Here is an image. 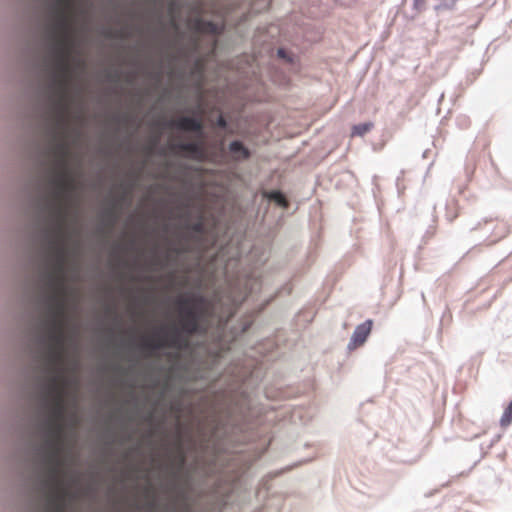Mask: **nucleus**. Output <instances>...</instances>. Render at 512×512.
<instances>
[{"label": "nucleus", "instance_id": "obj_9", "mask_svg": "<svg viewBox=\"0 0 512 512\" xmlns=\"http://www.w3.org/2000/svg\"><path fill=\"white\" fill-rule=\"evenodd\" d=\"M47 340L46 362L47 370L51 373L50 377L62 376L68 381L64 375L65 337H47Z\"/></svg>", "mask_w": 512, "mask_h": 512}, {"label": "nucleus", "instance_id": "obj_24", "mask_svg": "<svg viewBox=\"0 0 512 512\" xmlns=\"http://www.w3.org/2000/svg\"><path fill=\"white\" fill-rule=\"evenodd\" d=\"M189 228L195 233H203L204 232V222L200 219L197 222L190 225Z\"/></svg>", "mask_w": 512, "mask_h": 512}, {"label": "nucleus", "instance_id": "obj_19", "mask_svg": "<svg viewBox=\"0 0 512 512\" xmlns=\"http://www.w3.org/2000/svg\"><path fill=\"white\" fill-rule=\"evenodd\" d=\"M172 463L177 471H181L185 466L186 456L180 444L177 446Z\"/></svg>", "mask_w": 512, "mask_h": 512}, {"label": "nucleus", "instance_id": "obj_25", "mask_svg": "<svg viewBox=\"0 0 512 512\" xmlns=\"http://www.w3.org/2000/svg\"><path fill=\"white\" fill-rule=\"evenodd\" d=\"M427 0H414L413 7L415 10L421 12L426 8Z\"/></svg>", "mask_w": 512, "mask_h": 512}, {"label": "nucleus", "instance_id": "obj_15", "mask_svg": "<svg viewBox=\"0 0 512 512\" xmlns=\"http://www.w3.org/2000/svg\"><path fill=\"white\" fill-rule=\"evenodd\" d=\"M170 126L182 131L199 132L202 130V122L193 117H180L171 121Z\"/></svg>", "mask_w": 512, "mask_h": 512}, {"label": "nucleus", "instance_id": "obj_14", "mask_svg": "<svg viewBox=\"0 0 512 512\" xmlns=\"http://www.w3.org/2000/svg\"><path fill=\"white\" fill-rule=\"evenodd\" d=\"M47 337H65L66 317L48 316Z\"/></svg>", "mask_w": 512, "mask_h": 512}, {"label": "nucleus", "instance_id": "obj_20", "mask_svg": "<svg viewBox=\"0 0 512 512\" xmlns=\"http://www.w3.org/2000/svg\"><path fill=\"white\" fill-rule=\"evenodd\" d=\"M373 127H374L373 122H366V123H360V124L354 125L351 130V136L352 137H355V136L362 137L365 134H367L368 132H370Z\"/></svg>", "mask_w": 512, "mask_h": 512}, {"label": "nucleus", "instance_id": "obj_6", "mask_svg": "<svg viewBox=\"0 0 512 512\" xmlns=\"http://www.w3.org/2000/svg\"><path fill=\"white\" fill-rule=\"evenodd\" d=\"M47 252L50 260V270L46 273L47 288L58 287L60 290L66 287V264L67 247L63 243L53 242L47 246Z\"/></svg>", "mask_w": 512, "mask_h": 512}, {"label": "nucleus", "instance_id": "obj_7", "mask_svg": "<svg viewBox=\"0 0 512 512\" xmlns=\"http://www.w3.org/2000/svg\"><path fill=\"white\" fill-rule=\"evenodd\" d=\"M68 114L65 115L64 123H59V110H53V119H54V129H53V138L54 143L51 146V154L54 157L53 165L51 168V172L69 169L68 168V159L70 155L69 146L65 140L66 130L68 125Z\"/></svg>", "mask_w": 512, "mask_h": 512}, {"label": "nucleus", "instance_id": "obj_29", "mask_svg": "<svg viewBox=\"0 0 512 512\" xmlns=\"http://www.w3.org/2000/svg\"><path fill=\"white\" fill-rule=\"evenodd\" d=\"M457 0H452L453 3H455Z\"/></svg>", "mask_w": 512, "mask_h": 512}, {"label": "nucleus", "instance_id": "obj_11", "mask_svg": "<svg viewBox=\"0 0 512 512\" xmlns=\"http://www.w3.org/2000/svg\"><path fill=\"white\" fill-rule=\"evenodd\" d=\"M47 289L49 291L47 297L48 316L66 317L67 288H62L61 290L58 287Z\"/></svg>", "mask_w": 512, "mask_h": 512}, {"label": "nucleus", "instance_id": "obj_13", "mask_svg": "<svg viewBox=\"0 0 512 512\" xmlns=\"http://www.w3.org/2000/svg\"><path fill=\"white\" fill-rule=\"evenodd\" d=\"M372 320H367L364 323L358 325L351 337L348 348L350 350L356 349L357 347L363 345L369 336L372 329Z\"/></svg>", "mask_w": 512, "mask_h": 512}, {"label": "nucleus", "instance_id": "obj_16", "mask_svg": "<svg viewBox=\"0 0 512 512\" xmlns=\"http://www.w3.org/2000/svg\"><path fill=\"white\" fill-rule=\"evenodd\" d=\"M195 29L200 33L211 34L214 36L219 34L221 31L218 24L213 23L211 21H204L201 19H198L195 22Z\"/></svg>", "mask_w": 512, "mask_h": 512}, {"label": "nucleus", "instance_id": "obj_21", "mask_svg": "<svg viewBox=\"0 0 512 512\" xmlns=\"http://www.w3.org/2000/svg\"><path fill=\"white\" fill-rule=\"evenodd\" d=\"M267 197L272 200V201H275L279 206L281 207H288V201L287 199L285 198V196L279 192V191H272L270 193L267 194Z\"/></svg>", "mask_w": 512, "mask_h": 512}, {"label": "nucleus", "instance_id": "obj_28", "mask_svg": "<svg viewBox=\"0 0 512 512\" xmlns=\"http://www.w3.org/2000/svg\"><path fill=\"white\" fill-rule=\"evenodd\" d=\"M218 125L220 127H225L226 126V121L223 117H220L219 120H218Z\"/></svg>", "mask_w": 512, "mask_h": 512}, {"label": "nucleus", "instance_id": "obj_3", "mask_svg": "<svg viewBox=\"0 0 512 512\" xmlns=\"http://www.w3.org/2000/svg\"><path fill=\"white\" fill-rule=\"evenodd\" d=\"M68 381L62 376L48 378L44 398L49 408V415L45 422L47 436H55L58 440L64 434L65 397Z\"/></svg>", "mask_w": 512, "mask_h": 512}, {"label": "nucleus", "instance_id": "obj_22", "mask_svg": "<svg viewBox=\"0 0 512 512\" xmlns=\"http://www.w3.org/2000/svg\"><path fill=\"white\" fill-rule=\"evenodd\" d=\"M512 423V401L509 403L507 408L504 410L501 419L500 425L501 427H508Z\"/></svg>", "mask_w": 512, "mask_h": 512}, {"label": "nucleus", "instance_id": "obj_26", "mask_svg": "<svg viewBox=\"0 0 512 512\" xmlns=\"http://www.w3.org/2000/svg\"><path fill=\"white\" fill-rule=\"evenodd\" d=\"M277 54L280 58L290 61V58L288 57L287 52L284 49H282V48L278 49Z\"/></svg>", "mask_w": 512, "mask_h": 512}, {"label": "nucleus", "instance_id": "obj_10", "mask_svg": "<svg viewBox=\"0 0 512 512\" xmlns=\"http://www.w3.org/2000/svg\"><path fill=\"white\" fill-rule=\"evenodd\" d=\"M69 208L70 206L64 205L63 203L50 204L52 224L48 230L50 237L47 246H51L53 242H60L66 245V222Z\"/></svg>", "mask_w": 512, "mask_h": 512}, {"label": "nucleus", "instance_id": "obj_18", "mask_svg": "<svg viewBox=\"0 0 512 512\" xmlns=\"http://www.w3.org/2000/svg\"><path fill=\"white\" fill-rule=\"evenodd\" d=\"M229 150L236 159H247L250 156L249 150L240 141L231 142Z\"/></svg>", "mask_w": 512, "mask_h": 512}, {"label": "nucleus", "instance_id": "obj_17", "mask_svg": "<svg viewBox=\"0 0 512 512\" xmlns=\"http://www.w3.org/2000/svg\"><path fill=\"white\" fill-rule=\"evenodd\" d=\"M176 147L194 158H200L203 154L201 145L195 142L179 143Z\"/></svg>", "mask_w": 512, "mask_h": 512}, {"label": "nucleus", "instance_id": "obj_23", "mask_svg": "<svg viewBox=\"0 0 512 512\" xmlns=\"http://www.w3.org/2000/svg\"><path fill=\"white\" fill-rule=\"evenodd\" d=\"M235 486H236V483L234 480L225 484V486H221L219 484L216 488V493L220 494L224 499L234 490Z\"/></svg>", "mask_w": 512, "mask_h": 512}, {"label": "nucleus", "instance_id": "obj_27", "mask_svg": "<svg viewBox=\"0 0 512 512\" xmlns=\"http://www.w3.org/2000/svg\"><path fill=\"white\" fill-rule=\"evenodd\" d=\"M113 37L115 38H125L126 37V32L124 30H118L116 31L114 34H113Z\"/></svg>", "mask_w": 512, "mask_h": 512}, {"label": "nucleus", "instance_id": "obj_12", "mask_svg": "<svg viewBox=\"0 0 512 512\" xmlns=\"http://www.w3.org/2000/svg\"><path fill=\"white\" fill-rule=\"evenodd\" d=\"M186 341L182 339L177 329H173L169 335H165L156 339L155 337L146 338L142 345L145 348H181Z\"/></svg>", "mask_w": 512, "mask_h": 512}, {"label": "nucleus", "instance_id": "obj_4", "mask_svg": "<svg viewBox=\"0 0 512 512\" xmlns=\"http://www.w3.org/2000/svg\"><path fill=\"white\" fill-rule=\"evenodd\" d=\"M176 304L179 330L189 336L200 332L201 320L210 313L207 299L199 294H191L179 297Z\"/></svg>", "mask_w": 512, "mask_h": 512}, {"label": "nucleus", "instance_id": "obj_2", "mask_svg": "<svg viewBox=\"0 0 512 512\" xmlns=\"http://www.w3.org/2000/svg\"><path fill=\"white\" fill-rule=\"evenodd\" d=\"M73 44H54L53 72L50 88L52 91L53 110H59V123H64L69 112V88L72 80L71 55Z\"/></svg>", "mask_w": 512, "mask_h": 512}, {"label": "nucleus", "instance_id": "obj_1", "mask_svg": "<svg viewBox=\"0 0 512 512\" xmlns=\"http://www.w3.org/2000/svg\"><path fill=\"white\" fill-rule=\"evenodd\" d=\"M63 437L47 436L45 462L47 475L43 482V491L51 512H64V506L75 495L79 485L77 474H68L61 458Z\"/></svg>", "mask_w": 512, "mask_h": 512}, {"label": "nucleus", "instance_id": "obj_8", "mask_svg": "<svg viewBox=\"0 0 512 512\" xmlns=\"http://www.w3.org/2000/svg\"><path fill=\"white\" fill-rule=\"evenodd\" d=\"M51 173L50 183L54 187L51 192V203H63L70 206L71 195L76 188L75 178L69 169H62Z\"/></svg>", "mask_w": 512, "mask_h": 512}, {"label": "nucleus", "instance_id": "obj_5", "mask_svg": "<svg viewBox=\"0 0 512 512\" xmlns=\"http://www.w3.org/2000/svg\"><path fill=\"white\" fill-rule=\"evenodd\" d=\"M74 0H55L49 38L54 44H73L72 12Z\"/></svg>", "mask_w": 512, "mask_h": 512}]
</instances>
